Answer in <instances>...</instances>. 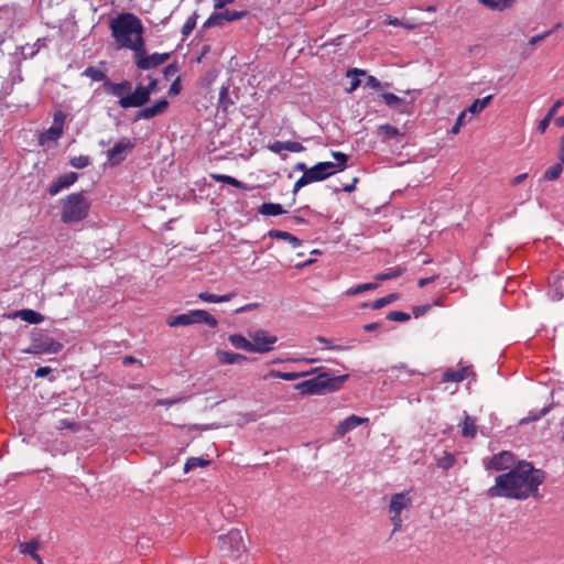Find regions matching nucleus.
I'll return each mask as SVG.
<instances>
[{
	"label": "nucleus",
	"mask_w": 564,
	"mask_h": 564,
	"mask_svg": "<svg viewBox=\"0 0 564 564\" xmlns=\"http://www.w3.org/2000/svg\"><path fill=\"white\" fill-rule=\"evenodd\" d=\"M545 473L533 467L531 463L520 462L508 473L496 477L495 485L486 495L489 498L503 497L507 499L524 500L538 497L539 486L543 484Z\"/></svg>",
	"instance_id": "nucleus-1"
},
{
	"label": "nucleus",
	"mask_w": 564,
	"mask_h": 564,
	"mask_svg": "<svg viewBox=\"0 0 564 564\" xmlns=\"http://www.w3.org/2000/svg\"><path fill=\"white\" fill-rule=\"evenodd\" d=\"M112 36L120 47H127L134 52L142 37L143 26L141 20L132 13H122L110 23Z\"/></svg>",
	"instance_id": "nucleus-2"
},
{
	"label": "nucleus",
	"mask_w": 564,
	"mask_h": 564,
	"mask_svg": "<svg viewBox=\"0 0 564 564\" xmlns=\"http://www.w3.org/2000/svg\"><path fill=\"white\" fill-rule=\"evenodd\" d=\"M61 220L64 224L79 223L85 219L90 208V202L85 192L74 193L61 200Z\"/></svg>",
	"instance_id": "nucleus-3"
},
{
	"label": "nucleus",
	"mask_w": 564,
	"mask_h": 564,
	"mask_svg": "<svg viewBox=\"0 0 564 564\" xmlns=\"http://www.w3.org/2000/svg\"><path fill=\"white\" fill-rule=\"evenodd\" d=\"M347 378L348 375L330 377L328 373L324 372L295 384L294 388L303 394H317L324 391L338 390Z\"/></svg>",
	"instance_id": "nucleus-4"
},
{
	"label": "nucleus",
	"mask_w": 564,
	"mask_h": 564,
	"mask_svg": "<svg viewBox=\"0 0 564 564\" xmlns=\"http://www.w3.org/2000/svg\"><path fill=\"white\" fill-rule=\"evenodd\" d=\"M218 549L223 557L238 561L247 552L242 532L238 529H232L228 533L219 535Z\"/></svg>",
	"instance_id": "nucleus-5"
},
{
	"label": "nucleus",
	"mask_w": 564,
	"mask_h": 564,
	"mask_svg": "<svg viewBox=\"0 0 564 564\" xmlns=\"http://www.w3.org/2000/svg\"><path fill=\"white\" fill-rule=\"evenodd\" d=\"M412 506V497L409 491L398 492L391 496L389 512L391 514L390 520L393 524L392 533L399 531L401 529L403 519L401 517V512L403 510L410 509Z\"/></svg>",
	"instance_id": "nucleus-6"
},
{
	"label": "nucleus",
	"mask_w": 564,
	"mask_h": 564,
	"mask_svg": "<svg viewBox=\"0 0 564 564\" xmlns=\"http://www.w3.org/2000/svg\"><path fill=\"white\" fill-rule=\"evenodd\" d=\"M133 55H134V63H135L137 67L140 69L155 68L159 65L164 64L171 57L170 53H162V54L154 53L152 55H147L143 39H140L138 46L134 47Z\"/></svg>",
	"instance_id": "nucleus-7"
},
{
	"label": "nucleus",
	"mask_w": 564,
	"mask_h": 564,
	"mask_svg": "<svg viewBox=\"0 0 564 564\" xmlns=\"http://www.w3.org/2000/svg\"><path fill=\"white\" fill-rule=\"evenodd\" d=\"M63 349V345L52 337L44 336L40 333L32 335L31 346L24 351L28 354H57Z\"/></svg>",
	"instance_id": "nucleus-8"
},
{
	"label": "nucleus",
	"mask_w": 564,
	"mask_h": 564,
	"mask_svg": "<svg viewBox=\"0 0 564 564\" xmlns=\"http://www.w3.org/2000/svg\"><path fill=\"white\" fill-rule=\"evenodd\" d=\"M248 336L251 338L252 349L251 352L264 354L270 351L271 345L278 341L276 336H271L263 329L249 330Z\"/></svg>",
	"instance_id": "nucleus-9"
},
{
	"label": "nucleus",
	"mask_w": 564,
	"mask_h": 564,
	"mask_svg": "<svg viewBox=\"0 0 564 564\" xmlns=\"http://www.w3.org/2000/svg\"><path fill=\"white\" fill-rule=\"evenodd\" d=\"M150 101L148 90L143 88V85H138L134 90L121 97L118 101L121 108H140Z\"/></svg>",
	"instance_id": "nucleus-10"
},
{
	"label": "nucleus",
	"mask_w": 564,
	"mask_h": 564,
	"mask_svg": "<svg viewBox=\"0 0 564 564\" xmlns=\"http://www.w3.org/2000/svg\"><path fill=\"white\" fill-rule=\"evenodd\" d=\"M248 14L247 11L225 10L213 13L204 23L203 28L224 26L227 22L240 20Z\"/></svg>",
	"instance_id": "nucleus-11"
},
{
	"label": "nucleus",
	"mask_w": 564,
	"mask_h": 564,
	"mask_svg": "<svg viewBox=\"0 0 564 564\" xmlns=\"http://www.w3.org/2000/svg\"><path fill=\"white\" fill-rule=\"evenodd\" d=\"M328 177V173H324V170H322L319 163L315 164L314 166L310 167L308 171H305V174H303L295 183L293 188V194H296L302 187L306 186L307 184L312 182H319Z\"/></svg>",
	"instance_id": "nucleus-12"
},
{
	"label": "nucleus",
	"mask_w": 564,
	"mask_h": 564,
	"mask_svg": "<svg viewBox=\"0 0 564 564\" xmlns=\"http://www.w3.org/2000/svg\"><path fill=\"white\" fill-rule=\"evenodd\" d=\"M134 148L131 141L117 142L107 152L108 161L111 166L120 164L127 156V154Z\"/></svg>",
	"instance_id": "nucleus-13"
},
{
	"label": "nucleus",
	"mask_w": 564,
	"mask_h": 564,
	"mask_svg": "<svg viewBox=\"0 0 564 564\" xmlns=\"http://www.w3.org/2000/svg\"><path fill=\"white\" fill-rule=\"evenodd\" d=\"M78 180V174L75 172H69L63 175H59L55 182L48 187V194L51 196H55L61 191L68 188Z\"/></svg>",
	"instance_id": "nucleus-14"
},
{
	"label": "nucleus",
	"mask_w": 564,
	"mask_h": 564,
	"mask_svg": "<svg viewBox=\"0 0 564 564\" xmlns=\"http://www.w3.org/2000/svg\"><path fill=\"white\" fill-rule=\"evenodd\" d=\"M169 101L165 98L159 99L153 106L142 108L137 112L135 120L151 119L166 111Z\"/></svg>",
	"instance_id": "nucleus-15"
},
{
	"label": "nucleus",
	"mask_w": 564,
	"mask_h": 564,
	"mask_svg": "<svg viewBox=\"0 0 564 564\" xmlns=\"http://www.w3.org/2000/svg\"><path fill=\"white\" fill-rule=\"evenodd\" d=\"M513 464V456L510 452H501L495 455L487 464V469L497 471L508 469Z\"/></svg>",
	"instance_id": "nucleus-16"
},
{
	"label": "nucleus",
	"mask_w": 564,
	"mask_h": 564,
	"mask_svg": "<svg viewBox=\"0 0 564 564\" xmlns=\"http://www.w3.org/2000/svg\"><path fill=\"white\" fill-rule=\"evenodd\" d=\"M368 417H360L355 414L348 416L346 420L339 422V424L336 427V435L338 437H343L346 433L349 431L356 429L357 426L368 423Z\"/></svg>",
	"instance_id": "nucleus-17"
},
{
	"label": "nucleus",
	"mask_w": 564,
	"mask_h": 564,
	"mask_svg": "<svg viewBox=\"0 0 564 564\" xmlns=\"http://www.w3.org/2000/svg\"><path fill=\"white\" fill-rule=\"evenodd\" d=\"M381 97L389 107H398L400 112H403V113L412 112V109H413L412 100L406 101L392 93H383L381 95Z\"/></svg>",
	"instance_id": "nucleus-18"
},
{
	"label": "nucleus",
	"mask_w": 564,
	"mask_h": 564,
	"mask_svg": "<svg viewBox=\"0 0 564 564\" xmlns=\"http://www.w3.org/2000/svg\"><path fill=\"white\" fill-rule=\"evenodd\" d=\"M268 148L273 153L281 154L283 160L286 159V155L282 154V151L302 152L305 150V148L300 142L295 141H274L273 143H270Z\"/></svg>",
	"instance_id": "nucleus-19"
},
{
	"label": "nucleus",
	"mask_w": 564,
	"mask_h": 564,
	"mask_svg": "<svg viewBox=\"0 0 564 564\" xmlns=\"http://www.w3.org/2000/svg\"><path fill=\"white\" fill-rule=\"evenodd\" d=\"M104 88L107 93L121 98L126 96V93L129 94L131 91L132 84L129 80H123L121 83H112L111 80L106 79L104 83Z\"/></svg>",
	"instance_id": "nucleus-20"
},
{
	"label": "nucleus",
	"mask_w": 564,
	"mask_h": 564,
	"mask_svg": "<svg viewBox=\"0 0 564 564\" xmlns=\"http://www.w3.org/2000/svg\"><path fill=\"white\" fill-rule=\"evenodd\" d=\"M216 356L221 365H234L248 360L245 355L226 350H217Z\"/></svg>",
	"instance_id": "nucleus-21"
},
{
	"label": "nucleus",
	"mask_w": 564,
	"mask_h": 564,
	"mask_svg": "<svg viewBox=\"0 0 564 564\" xmlns=\"http://www.w3.org/2000/svg\"><path fill=\"white\" fill-rule=\"evenodd\" d=\"M191 316L194 324H206L209 327H216L218 324L217 319L204 310H193L191 311Z\"/></svg>",
	"instance_id": "nucleus-22"
},
{
	"label": "nucleus",
	"mask_w": 564,
	"mask_h": 564,
	"mask_svg": "<svg viewBox=\"0 0 564 564\" xmlns=\"http://www.w3.org/2000/svg\"><path fill=\"white\" fill-rule=\"evenodd\" d=\"M480 4L491 11H505L511 8L516 0H477Z\"/></svg>",
	"instance_id": "nucleus-23"
},
{
	"label": "nucleus",
	"mask_w": 564,
	"mask_h": 564,
	"mask_svg": "<svg viewBox=\"0 0 564 564\" xmlns=\"http://www.w3.org/2000/svg\"><path fill=\"white\" fill-rule=\"evenodd\" d=\"M39 547V542L36 540H32L30 542H21L19 544L20 552L23 554H30L33 560L36 561L37 564H43L41 556L36 553Z\"/></svg>",
	"instance_id": "nucleus-24"
},
{
	"label": "nucleus",
	"mask_w": 564,
	"mask_h": 564,
	"mask_svg": "<svg viewBox=\"0 0 564 564\" xmlns=\"http://www.w3.org/2000/svg\"><path fill=\"white\" fill-rule=\"evenodd\" d=\"M268 236L271 238L285 240L291 243L293 248H299L302 245V241L297 237L288 231L272 229L268 232Z\"/></svg>",
	"instance_id": "nucleus-25"
},
{
	"label": "nucleus",
	"mask_w": 564,
	"mask_h": 564,
	"mask_svg": "<svg viewBox=\"0 0 564 564\" xmlns=\"http://www.w3.org/2000/svg\"><path fill=\"white\" fill-rule=\"evenodd\" d=\"M14 316L20 317L22 321L30 324H39L44 319L42 314L29 308L18 311Z\"/></svg>",
	"instance_id": "nucleus-26"
},
{
	"label": "nucleus",
	"mask_w": 564,
	"mask_h": 564,
	"mask_svg": "<svg viewBox=\"0 0 564 564\" xmlns=\"http://www.w3.org/2000/svg\"><path fill=\"white\" fill-rule=\"evenodd\" d=\"M228 340L236 349H241L251 352L252 343L240 334H232L228 337Z\"/></svg>",
	"instance_id": "nucleus-27"
},
{
	"label": "nucleus",
	"mask_w": 564,
	"mask_h": 564,
	"mask_svg": "<svg viewBox=\"0 0 564 564\" xmlns=\"http://www.w3.org/2000/svg\"><path fill=\"white\" fill-rule=\"evenodd\" d=\"M377 134L381 138L383 142L389 141L393 138L402 135L398 128L390 124L379 126L377 129Z\"/></svg>",
	"instance_id": "nucleus-28"
},
{
	"label": "nucleus",
	"mask_w": 564,
	"mask_h": 564,
	"mask_svg": "<svg viewBox=\"0 0 564 564\" xmlns=\"http://www.w3.org/2000/svg\"><path fill=\"white\" fill-rule=\"evenodd\" d=\"M63 133V128L61 126H52L45 132H43L40 137V143L45 144L48 141H57Z\"/></svg>",
	"instance_id": "nucleus-29"
},
{
	"label": "nucleus",
	"mask_w": 564,
	"mask_h": 564,
	"mask_svg": "<svg viewBox=\"0 0 564 564\" xmlns=\"http://www.w3.org/2000/svg\"><path fill=\"white\" fill-rule=\"evenodd\" d=\"M367 73L364 69L351 68L347 72V77H351L350 86L346 89L347 93L355 91L361 84L359 76H366Z\"/></svg>",
	"instance_id": "nucleus-30"
},
{
	"label": "nucleus",
	"mask_w": 564,
	"mask_h": 564,
	"mask_svg": "<svg viewBox=\"0 0 564 564\" xmlns=\"http://www.w3.org/2000/svg\"><path fill=\"white\" fill-rule=\"evenodd\" d=\"M477 433L476 420L473 416L466 415L463 422L462 435L464 437H475Z\"/></svg>",
	"instance_id": "nucleus-31"
},
{
	"label": "nucleus",
	"mask_w": 564,
	"mask_h": 564,
	"mask_svg": "<svg viewBox=\"0 0 564 564\" xmlns=\"http://www.w3.org/2000/svg\"><path fill=\"white\" fill-rule=\"evenodd\" d=\"M236 294L232 292V293H228V294H225V295H215V294H212L209 292H202L198 294V297L204 301V302H210V303H221V302H228L230 301L232 297H235Z\"/></svg>",
	"instance_id": "nucleus-32"
},
{
	"label": "nucleus",
	"mask_w": 564,
	"mask_h": 564,
	"mask_svg": "<svg viewBox=\"0 0 564 564\" xmlns=\"http://www.w3.org/2000/svg\"><path fill=\"white\" fill-rule=\"evenodd\" d=\"M259 213L261 215H265V216H278V215L284 214L285 210L282 208V206L280 204L263 203L259 207Z\"/></svg>",
	"instance_id": "nucleus-33"
},
{
	"label": "nucleus",
	"mask_w": 564,
	"mask_h": 564,
	"mask_svg": "<svg viewBox=\"0 0 564 564\" xmlns=\"http://www.w3.org/2000/svg\"><path fill=\"white\" fill-rule=\"evenodd\" d=\"M234 104L235 101L229 96V87L223 86L219 91L218 108L227 112L229 107H231Z\"/></svg>",
	"instance_id": "nucleus-34"
},
{
	"label": "nucleus",
	"mask_w": 564,
	"mask_h": 564,
	"mask_svg": "<svg viewBox=\"0 0 564 564\" xmlns=\"http://www.w3.org/2000/svg\"><path fill=\"white\" fill-rule=\"evenodd\" d=\"M468 376V368H462L459 370H447L444 372L443 380L451 382H460Z\"/></svg>",
	"instance_id": "nucleus-35"
},
{
	"label": "nucleus",
	"mask_w": 564,
	"mask_h": 564,
	"mask_svg": "<svg viewBox=\"0 0 564 564\" xmlns=\"http://www.w3.org/2000/svg\"><path fill=\"white\" fill-rule=\"evenodd\" d=\"M167 324L171 327L187 326V325L194 324L193 318L191 316V311L186 314H180V315L170 317L167 319Z\"/></svg>",
	"instance_id": "nucleus-36"
},
{
	"label": "nucleus",
	"mask_w": 564,
	"mask_h": 564,
	"mask_svg": "<svg viewBox=\"0 0 564 564\" xmlns=\"http://www.w3.org/2000/svg\"><path fill=\"white\" fill-rule=\"evenodd\" d=\"M491 99H492V95H489L482 99L474 100V102L466 109V113L470 112L473 115H478L489 105Z\"/></svg>",
	"instance_id": "nucleus-37"
},
{
	"label": "nucleus",
	"mask_w": 564,
	"mask_h": 564,
	"mask_svg": "<svg viewBox=\"0 0 564 564\" xmlns=\"http://www.w3.org/2000/svg\"><path fill=\"white\" fill-rule=\"evenodd\" d=\"M212 177L217 182L226 183V184H229L235 187H239V188H243V189L248 188L246 184H243L242 182H240L237 178L229 176V175L213 174Z\"/></svg>",
	"instance_id": "nucleus-38"
},
{
	"label": "nucleus",
	"mask_w": 564,
	"mask_h": 564,
	"mask_svg": "<svg viewBox=\"0 0 564 564\" xmlns=\"http://www.w3.org/2000/svg\"><path fill=\"white\" fill-rule=\"evenodd\" d=\"M403 272H404L403 268H400V267L392 268V269H389L388 272L377 274L375 276V280L378 282H382V281H387V280L397 279L400 275H402Z\"/></svg>",
	"instance_id": "nucleus-39"
},
{
	"label": "nucleus",
	"mask_w": 564,
	"mask_h": 564,
	"mask_svg": "<svg viewBox=\"0 0 564 564\" xmlns=\"http://www.w3.org/2000/svg\"><path fill=\"white\" fill-rule=\"evenodd\" d=\"M210 464V460L204 459L202 457H191L187 459L184 466V471L188 473L189 470L196 467H206Z\"/></svg>",
	"instance_id": "nucleus-40"
},
{
	"label": "nucleus",
	"mask_w": 564,
	"mask_h": 564,
	"mask_svg": "<svg viewBox=\"0 0 564 564\" xmlns=\"http://www.w3.org/2000/svg\"><path fill=\"white\" fill-rule=\"evenodd\" d=\"M304 373L301 372H282L280 370H270L268 377L280 378L288 381H293L302 377Z\"/></svg>",
	"instance_id": "nucleus-41"
},
{
	"label": "nucleus",
	"mask_w": 564,
	"mask_h": 564,
	"mask_svg": "<svg viewBox=\"0 0 564 564\" xmlns=\"http://www.w3.org/2000/svg\"><path fill=\"white\" fill-rule=\"evenodd\" d=\"M399 299V294L398 293H391L384 297H381V299H378L376 300L372 304H371V308L372 310H380L391 303H393L394 301H397Z\"/></svg>",
	"instance_id": "nucleus-42"
},
{
	"label": "nucleus",
	"mask_w": 564,
	"mask_h": 564,
	"mask_svg": "<svg viewBox=\"0 0 564 564\" xmlns=\"http://www.w3.org/2000/svg\"><path fill=\"white\" fill-rule=\"evenodd\" d=\"M562 164L563 163L560 162V163L554 164L550 169H547L543 176L544 180L556 181L562 174V171H563Z\"/></svg>",
	"instance_id": "nucleus-43"
},
{
	"label": "nucleus",
	"mask_w": 564,
	"mask_h": 564,
	"mask_svg": "<svg viewBox=\"0 0 564 564\" xmlns=\"http://www.w3.org/2000/svg\"><path fill=\"white\" fill-rule=\"evenodd\" d=\"M377 288H378V283H364V284L357 285L356 288H351V289L347 290L346 295L352 296V295L360 294L365 291L376 290Z\"/></svg>",
	"instance_id": "nucleus-44"
},
{
	"label": "nucleus",
	"mask_w": 564,
	"mask_h": 564,
	"mask_svg": "<svg viewBox=\"0 0 564 564\" xmlns=\"http://www.w3.org/2000/svg\"><path fill=\"white\" fill-rule=\"evenodd\" d=\"M84 75L91 78V80H94V82H99V80L105 82L106 79H108L106 77V74L102 70L97 69L96 67H93V66L86 68L84 72Z\"/></svg>",
	"instance_id": "nucleus-45"
},
{
	"label": "nucleus",
	"mask_w": 564,
	"mask_h": 564,
	"mask_svg": "<svg viewBox=\"0 0 564 564\" xmlns=\"http://www.w3.org/2000/svg\"><path fill=\"white\" fill-rule=\"evenodd\" d=\"M454 464L455 457L449 453H444V455L437 459V466L444 470L449 469Z\"/></svg>",
	"instance_id": "nucleus-46"
},
{
	"label": "nucleus",
	"mask_w": 564,
	"mask_h": 564,
	"mask_svg": "<svg viewBox=\"0 0 564 564\" xmlns=\"http://www.w3.org/2000/svg\"><path fill=\"white\" fill-rule=\"evenodd\" d=\"M197 18H198L197 13L194 12L187 19V21L185 22V24L183 25L182 31H181L184 36L189 35L192 33V31L195 29Z\"/></svg>",
	"instance_id": "nucleus-47"
},
{
	"label": "nucleus",
	"mask_w": 564,
	"mask_h": 564,
	"mask_svg": "<svg viewBox=\"0 0 564 564\" xmlns=\"http://www.w3.org/2000/svg\"><path fill=\"white\" fill-rule=\"evenodd\" d=\"M69 163L73 167L84 169L90 164V158L87 155L75 156Z\"/></svg>",
	"instance_id": "nucleus-48"
},
{
	"label": "nucleus",
	"mask_w": 564,
	"mask_h": 564,
	"mask_svg": "<svg viewBox=\"0 0 564 564\" xmlns=\"http://www.w3.org/2000/svg\"><path fill=\"white\" fill-rule=\"evenodd\" d=\"M387 319L393 321V322H406L410 319V315L404 312L392 311V312L388 313Z\"/></svg>",
	"instance_id": "nucleus-49"
},
{
	"label": "nucleus",
	"mask_w": 564,
	"mask_h": 564,
	"mask_svg": "<svg viewBox=\"0 0 564 564\" xmlns=\"http://www.w3.org/2000/svg\"><path fill=\"white\" fill-rule=\"evenodd\" d=\"M332 155L336 160L338 171H343L346 167L348 155L343 152H333Z\"/></svg>",
	"instance_id": "nucleus-50"
},
{
	"label": "nucleus",
	"mask_w": 564,
	"mask_h": 564,
	"mask_svg": "<svg viewBox=\"0 0 564 564\" xmlns=\"http://www.w3.org/2000/svg\"><path fill=\"white\" fill-rule=\"evenodd\" d=\"M440 301H435L433 304H425V305H420V306H413L412 308V313L415 317H420L422 315H424L426 312H429V310L433 306V305H440Z\"/></svg>",
	"instance_id": "nucleus-51"
},
{
	"label": "nucleus",
	"mask_w": 564,
	"mask_h": 564,
	"mask_svg": "<svg viewBox=\"0 0 564 564\" xmlns=\"http://www.w3.org/2000/svg\"><path fill=\"white\" fill-rule=\"evenodd\" d=\"M550 411V406H544L538 414L529 415L520 420V424H528L530 422L539 420L541 416L545 415Z\"/></svg>",
	"instance_id": "nucleus-52"
},
{
	"label": "nucleus",
	"mask_w": 564,
	"mask_h": 564,
	"mask_svg": "<svg viewBox=\"0 0 564 564\" xmlns=\"http://www.w3.org/2000/svg\"><path fill=\"white\" fill-rule=\"evenodd\" d=\"M560 26H561V24H560V23H557V24H556L552 30H549V31H546V32H544V33H542V34H540V35H536V36L531 37V39H530V41H529V43H530L531 45H534V44H536V43H539V42L543 41L546 36H549L551 33H553V32H554L555 30H557Z\"/></svg>",
	"instance_id": "nucleus-53"
},
{
	"label": "nucleus",
	"mask_w": 564,
	"mask_h": 564,
	"mask_svg": "<svg viewBox=\"0 0 564 564\" xmlns=\"http://www.w3.org/2000/svg\"><path fill=\"white\" fill-rule=\"evenodd\" d=\"M319 165L322 170H324V173H328V176L333 175L338 171L337 164L333 162H321Z\"/></svg>",
	"instance_id": "nucleus-54"
},
{
	"label": "nucleus",
	"mask_w": 564,
	"mask_h": 564,
	"mask_svg": "<svg viewBox=\"0 0 564 564\" xmlns=\"http://www.w3.org/2000/svg\"><path fill=\"white\" fill-rule=\"evenodd\" d=\"M466 110L462 111L460 115L458 116L455 124L453 126L451 132L456 134L459 132V129L460 127H463L465 124V118H466Z\"/></svg>",
	"instance_id": "nucleus-55"
},
{
	"label": "nucleus",
	"mask_w": 564,
	"mask_h": 564,
	"mask_svg": "<svg viewBox=\"0 0 564 564\" xmlns=\"http://www.w3.org/2000/svg\"><path fill=\"white\" fill-rule=\"evenodd\" d=\"M178 72V66L176 64H170L164 67L163 74L166 79L173 77Z\"/></svg>",
	"instance_id": "nucleus-56"
},
{
	"label": "nucleus",
	"mask_w": 564,
	"mask_h": 564,
	"mask_svg": "<svg viewBox=\"0 0 564 564\" xmlns=\"http://www.w3.org/2000/svg\"><path fill=\"white\" fill-rule=\"evenodd\" d=\"M367 87H371L373 89H380L381 83L375 76H367L366 84Z\"/></svg>",
	"instance_id": "nucleus-57"
},
{
	"label": "nucleus",
	"mask_w": 564,
	"mask_h": 564,
	"mask_svg": "<svg viewBox=\"0 0 564 564\" xmlns=\"http://www.w3.org/2000/svg\"><path fill=\"white\" fill-rule=\"evenodd\" d=\"M552 118L549 117L547 115L539 122L538 124V130L541 132V133H544L551 122Z\"/></svg>",
	"instance_id": "nucleus-58"
},
{
	"label": "nucleus",
	"mask_w": 564,
	"mask_h": 564,
	"mask_svg": "<svg viewBox=\"0 0 564 564\" xmlns=\"http://www.w3.org/2000/svg\"><path fill=\"white\" fill-rule=\"evenodd\" d=\"M564 105V100L562 99H558L554 102V105L549 109L547 111V116L551 117L553 119V117L556 115L558 108Z\"/></svg>",
	"instance_id": "nucleus-59"
},
{
	"label": "nucleus",
	"mask_w": 564,
	"mask_h": 564,
	"mask_svg": "<svg viewBox=\"0 0 564 564\" xmlns=\"http://www.w3.org/2000/svg\"><path fill=\"white\" fill-rule=\"evenodd\" d=\"M158 85H159V80L155 78H152L147 86H143V88H145V90H148L149 97L151 96L152 93L158 90Z\"/></svg>",
	"instance_id": "nucleus-60"
},
{
	"label": "nucleus",
	"mask_w": 564,
	"mask_h": 564,
	"mask_svg": "<svg viewBox=\"0 0 564 564\" xmlns=\"http://www.w3.org/2000/svg\"><path fill=\"white\" fill-rule=\"evenodd\" d=\"M65 120V115L62 111H57L54 115V124L53 126H61L63 128Z\"/></svg>",
	"instance_id": "nucleus-61"
},
{
	"label": "nucleus",
	"mask_w": 564,
	"mask_h": 564,
	"mask_svg": "<svg viewBox=\"0 0 564 564\" xmlns=\"http://www.w3.org/2000/svg\"><path fill=\"white\" fill-rule=\"evenodd\" d=\"M235 0H214V8L215 10H221L224 9L227 4H231L234 3Z\"/></svg>",
	"instance_id": "nucleus-62"
},
{
	"label": "nucleus",
	"mask_w": 564,
	"mask_h": 564,
	"mask_svg": "<svg viewBox=\"0 0 564 564\" xmlns=\"http://www.w3.org/2000/svg\"><path fill=\"white\" fill-rule=\"evenodd\" d=\"M557 159L561 163H564V131H563V134L560 140V150H558Z\"/></svg>",
	"instance_id": "nucleus-63"
},
{
	"label": "nucleus",
	"mask_w": 564,
	"mask_h": 564,
	"mask_svg": "<svg viewBox=\"0 0 564 564\" xmlns=\"http://www.w3.org/2000/svg\"><path fill=\"white\" fill-rule=\"evenodd\" d=\"M59 429H64V427H67V429H72V430H76L78 427V424L75 423V422H68L66 420H62L59 422Z\"/></svg>",
	"instance_id": "nucleus-64"
}]
</instances>
